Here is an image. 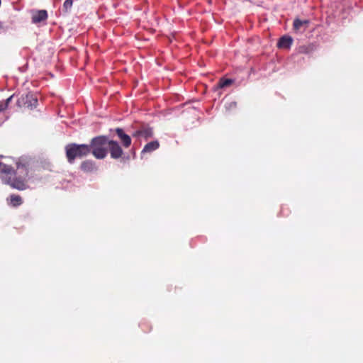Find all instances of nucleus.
I'll use <instances>...</instances> for the list:
<instances>
[{"label":"nucleus","mask_w":363,"mask_h":363,"mask_svg":"<svg viewBox=\"0 0 363 363\" xmlns=\"http://www.w3.org/2000/svg\"><path fill=\"white\" fill-rule=\"evenodd\" d=\"M116 131L122 143H123V145L126 147H129L131 143V139L130 136L125 134L123 130L121 128H117Z\"/></svg>","instance_id":"obj_6"},{"label":"nucleus","mask_w":363,"mask_h":363,"mask_svg":"<svg viewBox=\"0 0 363 363\" xmlns=\"http://www.w3.org/2000/svg\"><path fill=\"white\" fill-rule=\"evenodd\" d=\"M107 138L103 136L94 138L91 143L90 149L96 159H104L107 155Z\"/></svg>","instance_id":"obj_2"},{"label":"nucleus","mask_w":363,"mask_h":363,"mask_svg":"<svg viewBox=\"0 0 363 363\" xmlns=\"http://www.w3.org/2000/svg\"><path fill=\"white\" fill-rule=\"evenodd\" d=\"M47 12L45 10H40V11H38L36 12H35L33 14V21L34 23H38V22H40L45 19L47 18Z\"/></svg>","instance_id":"obj_7"},{"label":"nucleus","mask_w":363,"mask_h":363,"mask_svg":"<svg viewBox=\"0 0 363 363\" xmlns=\"http://www.w3.org/2000/svg\"><path fill=\"white\" fill-rule=\"evenodd\" d=\"M152 135V131L151 129L137 130L133 134V136L134 137H144L145 138H148Z\"/></svg>","instance_id":"obj_11"},{"label":"nucleus","mask_w":363,"mask_h":363,"mask_svg":"<svg viewBox=\"0 0 363 363\" xmlns=\"http://www.w3.org/2000/svg\"><path fill=\"white\" fill-rule=\"evenodd\" d=\"M292 41L293 40L291 37L284 36L279 40L278 46L281 48H289Z\"/></svg>","instance_id":"obj_9"},{"label":"nucleus","mask_w":363,"mask_h":363,"mask_svg":"<svg viewBox=\"0 0 363 363\" xmlns=\"http://www.w3.org/2000/svg\"><path fill=\"white\" fill-rule=\"evenodd\" d=\"M13 96L9 97L5 101L0 103V112L3 111L8 106L9 103L11 101Z\"/></svg>","instance_id":"obj_14"},{"label":"nucleus","mask_w":363,"mask_h":363,"mask_svg":"<svg viewBox=\"0 0 363 363\" xmlns=\"http://www.w3.org/2000/svg\"><path fill=\"white\" fill-rule=\"evenodd\" d=\"M72 0H66L65 2H64V4H63V8L65 11H68L71 9V7L72 6Z\"/></svg>","instance_id":"obj_16"},{"label":"nucleus","mask_w":363,"mask_h":363,"mask_svg":"<svg viewBox=\"0 0 363 363\" xmlns=\"http://www.w3.org/2000/svg\"><path fill=\"white\" fill-rule=\"evenodd\" d=\"M160 146L158 141H152L147 143L143 148L142 153H150L154 150H156Z\"/></svg>","instance_id":"obj_8"},{"label":"nucleus","mask_w":363,"mask_h":363,"mask_svg":"<svg viewBox=\"0 0 363 363\" xmlns=\"http://www.w3.org/2000/svg\"><path fill=\"white\" fill-rule=\"evenodd\" d=\"M28 170L23 165H18L16 172L11 168L0 162V177L4 182L10 184L12 187L18 190L26 188V178Z\"/></svg>","instance_id":"obj_1"},{"label":"nucleus","mask_w":363,"mask_h":363,"mask_svg":"<svg viewBox=\"0 0 363 363\" xmlns=\"http://www.w3.org/2000/svg\"><path fill=\"white\" fill-rule=\"evenodd\" d=\"M38 103V100L36 97L32 94H27L26 95H22L17 101L18 106L27 107L29 108H33L36 107Z\"/></svg>","instance_id":"obj_4"},{"label":"nucleus","mask_w":363,"mask_h":363,"mask_svg":"<svg viewBox=\"0 0 363 363\" xmlns=\"http://www.w3.org/2000/svg\"><path fill=\"white\" fill-rule=\"evenodd\" d=\"M308 21L296 19L294 22V28L296 30H300L301 29H306L308 26Z\"/></svg>","instance_id":"obj_10"},{"label":"nucleus","mask_w":363,"mask_h":363,"mask_svg":"<svg viewBox=\"0 0 363 363\" xmlns=\"http://www.w3.org/2000/svg\"><path fill=\"white\" fill-rule=\"evenodd\" d=\"M9 205L12 206H18L22 203L21 198L18 195H11L9 199Z\"/></svg>","instance_id":"obj_12"},{"label":"nucleus","mask_w":363,"mask_h":363,"mask_svg":"<svg viewBox=\"0 0 363 363\" xmlns=\"http://www.w3.org/2000/svg\"><path fill=\"white\" fill-rule=\"evenodd\" d=\"M232 82H233V81L231 79H222V80H220L218 86L220 88H223V87H225V86L231 84Z\"/></svg>","instance_id":"obj_15"},{"label":"nucleus","mask_w":363,"mask_h":363,"mask_svg":"<svg viewBox=\"0 0 363 363\" xmlns=\"http://www.w3.org/2000/svg\"><path fill=\"white\" fill-rule=\"evenodd\" d=\"M91 151L89 145L71 144L66 147L68 160L72 162L76 157L86 156Z\"/></svg>","instance_id":"obj_3"},{"label":"nucleus","mask_w":363,"mask_h":363,"mask_svg":"<svg viewBox=\"0 0 363 363\" xmlns=\"http://www.w3.org/2000/svg\"><path fill=\"white\" fill-rule=\"evenodd\" d=\"M82 169L86 172H91L95 169L94 163L91 161H85L82 164Z\"/></svg>","instance_id":"obj_13"},{"label":"nucleus","mask_w":363,"mask_h":363,"mask_svg":"<svg viewBox=\"0 0 363 363\" xmlns=\"http://www.w3.org/2000/svg\"><path fill=\"white\" fill-rule=\"evenodd\" d=\"M107 144L110 149L111 157L117 159L122 155L123 151L118 143L113 140H107Z\"/></svg>","instance_id":"obj_5"},{"label":"nucleus","mask_w":363,"mask_h":363,"mask_svg":"<svg viewBox=\"0 0 363 363\" xmlns=\"http://www.w3.org/2000/svg\"><path fill=\"white\" fill-rule=\"evenodd\" d=\"M230 108H231V107H233V106H235V102H231V103L230 104Z\"/></svg>","instance_id":"obj_17"}]
</instances>
